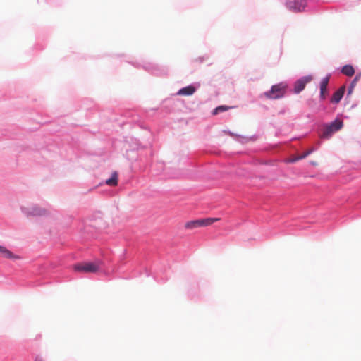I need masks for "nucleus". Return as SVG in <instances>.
<instances>
[{
  "mask_svg": "<svg viewBox=\"0 0 361 361\" xmlns=\"http://www.w3.org/2000/svg\"><path fill=\"white\" fill-rule=\"evenodd\" d=\"M100 261L85 262L77 264L74 266V269L81 273H96L101 267Z\"/></svg>",
  "mask_w": 361,
  "mask_h": 361,
  "instance_id": "f257e3e1",
  "label": "nucleus"
},
{
  "mask_svg": "<svg viewBox=\"0 0 361 361\" xmlns=\"http://www.w3.org/2000/svg\"><path fill=\"white\" fill-rule=\"evenodd\" d=\"M286 89L287 85L284 82H281L273 85L269 91L264 93V96L270 99H280L284 96Z\"/></svg>",
  "mask_w": 361,
  "mask_h": 361,
  "instance_id": "f03ea898",
  "label": "nucleus"
},
{
  "mask_svg": "<svg viewBox=\"0 0 361 361\" xmlns=\"http://www.w3.org/2000/svg\"><path fill=\"white\" fill-rule=\"evenodd\" d=\"M343 127V121L339 119H336L328 125H325L323 128L322 133L320 135L321 138L328 139L332 134Z\"/></svg>",
  "mask_w": 361,
  "mask_h": 361,
  "instance_id": "7ed1b4c3",
  "label": "nucleus"
},
{
  "mask_svg": "<svg viewBox=\"0 0 361 361\" xmlns=\"http://www.w3.org/2000/svg\"><path fill=\"white\" fill-rule=\"evenodd\" d=\"M307 6L305 0H287L286 6L294 12H302Z\"/></svg>",
  "mask_w": 361,
  "mask_h": 361,
  "instance_id": "20e7f679",
  "label": "nucleus"
},
{
  "mask_svg": "<svg viewBox=\"0 0 361 361\" xmlns=\"http://www.w3.org/2000/svg\"><path fill=\"white\" fill-rule=\"evenodd\" d=\"M312 80L311 76H305L297 80L294 85V92L298 94L303 90L307 83Z\"/></svg>",
  "mask_w": 361,
  "mask_h": 361,
  "instance_id": "39448f33",
  "label": "nucleus"
},
{
  "mask_svg": "<svg viewBox=\"0 0 361 361\" xmlns=\"http://www.w3.org/2000/svg\"><path fill=\"white\" fill-rule=\"evenodd\" d=\"M0 257L9 259H20V257L13 253L4 246L0 245Z\"/></svg>",
  "mask_w": 361,
  "mask_h": 361,
  "instance_id": "423d86ee",
  "label": "nucleus"
},
{
  "mask_svg": "<svg viewBox=\"0 0 361 361\" xmlns=\"http://www.w3.org/2000/svg\"><path fill=\"white\" fill-rule=\"evenodd\" d=\"M329 76L324 78L320 82V97L322 99H325L328 95L327 86L329 81Z\"/></svg>",
  "mask_w": 361,
  "mask_h": 361,
  "instance_id": "0eeeda50",
  "label": "nucleus"
},
{
  "mask_svg": "<svg viewBox=\"0 0 361 361\" xmlns=\"http://www.w3.org/2000/svg\"><path fill=\"white\" fill-rule=\"evenodd\" d=\"M345 92V87H341L336 92H335L331 99L332 103H338L342 99Z\"/></svg>",
  "mask_w": 361,
  "mask_h": 361,
  "instance_id": "6e6552de",
  "label": "nucleus"
},
{
  "mask_svg": "<svg viewBox=\"0 0 361 361\" xmlns=\"http://www.w3.org/2000/svg\"><path fill=\"white\" fill-rule=\"evenodd\" d=\"M195 92V88L192 85H189V86H187L185 87L180 89L178 92V94L183 95V96H190V95L193 94Z\"/></svg>",
  "mask_w": 361,
  "mask_h": 361,
  "instance_id": "1a4fd4ad",
  "label": "nucleus"
},
{
  "mask_svg": "<svg viewBox=\"0 0 361 361\" xmlns=\"http://www.w3.org/2000/svg\"><path fill=\"white\" fill-rule=\"evenodd\" d=\"M219 218H206L200 219L201 227L207 226L212 224L214 222L219 221Z\"/></svg>",
  "mask_w": 361,
  "mask_h": 361,
  "instance_id": "9d476101",
  "label": "nucleus"
},
{
  "mask_svg": "<svg viewBox=\"0 0 361 361\" xmlns=\"http://www.w3.org/2000/svg\"><path fill=\"white\" fill-rule=\"evenodd\" d=\"M341 73L347 76H353L355 73V70L352 66L345 65L342 68Z\"/></svg>",
  "mask_w": 361,
  "mask_h": 361,
  "instance_id": "9b49d317",
  "label": "nucleus"
},
{
  "mask_svg": "<svg viewBox=\"0 0 361 361\" xmlns=\"http://www.w3.org/2000/svg\"><path fill=\"white\" fill-rule=\"evenodd\" d=\"M106 183L108 185L116 186L118 184V173L117 172H114L111 175V177L106 180Z\"/></svg>",
  "mask_w": 361,
  "mask_h": 361,
  "instance_id": "f8f14e48",
  "label": "nucleus"
},
{
  "mask_svg": "<svg viewBox=\"0 0 361 361\" xmlns=\"http://www.w3.org/2000/svg\"><path fill=\"white\" fill-rule=\"evenodd\" d=\"M30 214L33 216H43L47 214V212L45 209L40 207H34L32 208Z\"/></svg>",
  "mask_w": 361,
  "mask_h": 361,
  "instance_id": "ddd939ff",
  "label": "nucleus"
},
{
  "mask_svg": "<svg viewBox=\"0 0 361 361\" xmlns=\"http://www.w3.org/2000/svg\"><path fill=\"white\" fill-rule=\"evenodd\" d=\"M200 219L190 221L185 224V228L188 229H193L195 228L201 227Z\"/></svg>",
  "mask_w": 361,
  "mask_h": 361,
  "instance_id": "4468645a",
  "label": "nucleus"
},
{
  "mask_svg": "<svg viewBox=\"0 0 361 361\" xmlns=\"http://www.w3.org/2000/svg\"><path fill=\"white\" fill-rule=\"evenodd\" d=\"M361 77V74H358L357 75L355 78L353 79V80L352 81L350 87H349V90H348V93H351L354 89V87H355L357 82H358V80H360Z\"/></svg>",
  "mask_w": 361,
  "mask_h": 361,
  "instance_id": "2eb2a0df",
  "label": "nucleus"
},
{
  "mask_svg": "<svg viewBox=\"0 0 361 361\" xmlns=\"http://www.w3.org/2000/svg\"><path fill=\"white\" fill-rule=\"evenodd\" d=\"M231 108V107H230V106H224V105L219 106L216 107V109H214V110L213 111V114L216 115L220 112L227 111V110L230 109Z\"/></svg>",
  "mask_w": 361,
  "mask_h": 361,
  "instance_id": "dca6fc26",
  "label": "nucleus"
},
{
  "mask_svg": "<svg viewBox=\"0 0 361 361\" xmlns=\"http://www.w3.org/2000/svg\"><path fill=\"white\" fill-rule=\"evenodd\" d=\"M314 149L313 147L307 149L306 152H305L304 153H302V154L300 155V158H301V159H305V157H307L308 155H310V154H312L313 152H314Z\"/></svg>",
  "mask_w": 361,
  "mask_h": 361,
  "instance_id": "f3484780",
  "label": "nucleus"
},
{
  "mask_svg": "<svg viewBox=\"0 0 361 361\" xmlns=\"http://www.w3.org/2000/svg\"><path fill=\"white\" fill-rule=\"evenodd\" d=\"M301 158H300V155L294 157H290L285 160L286 163H294L297 161L300 160Z\"/></svg>",
  "mask_w": 361,
  "mask_h": 361,
  "instance_id": "a211bd4d",
  "label": "nucleus"
},
{
  "mask_svg": "<svg viewBox=\"0 0 361 361\" xmlns=\"http://www.w3.org/2000/svg\"><path fill=\"white\" fill-rule=\"evenodd\" d=\"M35 361H43L41 358H36Z\"/></svg>",
  "mask_w": 361,
  "mask_h": 361,
  "instance_id": "6ab92c4d",
  "label": "nucleus"
}]
</instances>
